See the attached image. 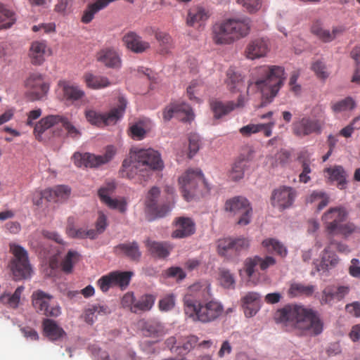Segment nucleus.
<instances>
[{
  "instance_id": "1",
  "label": "nucleus",
  "mask_w": 360,
  "mask_h": 360,
  "mask_svg": "<svg viewBox=\"0 0 360 360\" xmlns=\"http://www.w3.org/2000/svg\"><path fill=\"white\" fill-rule=\"evenodd\" d=\"M210 297L209 284L195 283L190 286L183 298L186 318L202 323H212L219 319L224 314V305Z\"/></svg>"
},
{
  "instance_id": "49",
  "label": "nucleus",
  "mask_w": 360,
  "mask_h": 360,
  "mask_svg": "<svg viewBox=\"0 0 360 360\" xmlns=\"http://www.w3.org/2000/svg\"><path fill=\"white\" fill-rule=\"evenodd\" d=\"M355 101L351 97H347L341 101L331 104V108L335 113H340L349 111L355 108Z\"/></svg>"
},
{
  "instance_id": "24",
  "label": "nucleus",
  "mask_w": 360,
  "mask_h": 360,
  "mask_svg": "<svg viewBox=\"0 0 360 360\" xmlns=\"http://www.w3.org/2000/svg\"><path fill=\"white\" fill-rule=\"evenodd\" d=\"M252 159V152L249 151L248 154L245 155H240L238 159L232 165L229 172V177L234 181H237L244 176L245 171L249 167L250 162Z\"/></svg>"
},
{
  "instance_id": "44",
  "label": "nucleus",
  "mask_w": 360,
  "mask_h": 360,
  "mask_svg": "<svg viewBox=\"0 0 360 360\" xmlns=\"http://www.w3.org/2000/svg\"><path fill=\"white\" fill-rule=\"evenodd\" d=\"M208 18V14L201 7H195L189 10L186 22L189 26H193L195 23L203 22Z\"/></svg>"
},
{
  "instance_id": "5",
  "label": "nucleus",
  "mask_w": 360,
  "mask_h": 360,
  "mask_svg": "<svg viewBox=\"0 0 360 360\" xmlns=\"http://www.w3.org/2000/svg\"><path fill=\"white\" fill-rule=\"evenodd\" d=\"M262 76L254 82L258 90H279L283 86L285 77L284 68L281 66L272 65L260 68L258 70Z\"/></svg>"
},
{
  "instance_id": "46",
  "label": "nucleus",
  "mask_w": 360,
  "mask_h": 360,
  "mask_svg": "<svg viewBox=\"0 0 360 360\" xmlns=\"http://www.w3.org/2000/svg\"><path fill=\"white\" fill-rule=\"evenodd\" d=\"M218 280L220 284L225 288L233 289L236 285L234 275L226 268H219Z\"/></svg>"
},
{
  "instance_id": "56",
  "label": "nucleus",
  "mask_w": 360,
  "mask_h": 360,
  "mask_svg": "<svg viewBox=\"0 0 360 360\" xmlns=\"http://www.w3.org/2000/svg\"><path fill=\"white\" fill-rule=\"evenodd\" d=\"M311 69L316 75L320 79H324L329 75L326 66L321 60L314 62L311 65Z\"/></svg>"
},
{
  "instance_id": "20",
  "label": "nucleus",
  "mask_w": 360,
  "mask_h": 360,
  "mask_svg": "<svg viewBox=\"0 0 360 360\" xmlns=\"http://www.w3.org/2000/svg\"><path fill=\"white\" fill-rule=\"evenodd\" d=\"M160 191L158 187H153L148 193L146 200V212L152 217L148 219L151 221L158 217H165L170 210L169 206L164 205L158 206V198Z\"/></svg>"
},
{
  "instance_id": "8",
  "label": "nucleus",
  "mask_w": 360,
  "mask_h": 360,
  "mask_svg": "<svg viewBox=\"0 0 360 360\" xmlns=\"http://www.w3.org/2000/svg\"><path fill=\"white\" fill-rule=\"evenodd\" d=\"M60 124L63 127L69 136L72 138H77L80 134L79 130L73 126L66 117L56 115L46 116L35 124L34 133L37 139H39L41 134L46 129L55 125Z\"/></svg>"
},
{
  "instance_id": "10",
  "label": "nucleus",
  "mask_w": 360,
  "mask_h": 360,
  "mask_svg": "<svg viewBox=\"0 0 360 360\" xmlns=\"http://www.w3.org/2000/svg\"><path fill=\"white\" fill-rule=\"evenodd\" d=\"M115 154V147L108 146L103 155H96L89 153H85L84 154L75 153L73 155V160L77 167L84 166L85 167L92 168L108 163L112 159Z\"/></svg>"
},
{
  "instance_id": "59",
  "label": "nucleus",
  "mask_w": 360,
  "mask_h": 360,
  "mask_svg": "<svg viewBox=\"0 0 360 360\" xmlns=\"http://www.w3.org/2000/svg\"><path fill=\"white\" fill-rule=\"evenodd\" d=\"M260 131V124H248L239 129L240 134L244 137H250L251 135Z\"/></svg>"
},
{
  "instance_id": "37",
  "label": "nucleus",
  "mask_w": 360,
  "mask_h": 360,
  "mask_svg": "<svg viewBox=\"0 0 360 360\" xmlns=\"http://www.w3.org/2000/svg\"><path fill=\"white\" fill-rule=\"evenodd\" d=\"M16 22L14 11L8 9L5 5L0 4V30L11 28Z\"/></svg>"
},
{
  "instance_id": "64",
  "label": "nucleus",
  "mask_w": 360,
  "mask_h": 360,
  "mask_svg": "<svg viewBox=\"0 0 360 360\" xmlns=\"http://www.w3.org/2000/svg\"><path fill=\"white\" fill-rule=\"evenodd\" d=\"M261 296L254 292L246 294L243 298V305H257L259 306Z\"/></svg>"
},
{
  "instance_id": "17",
  "label": "nucleus",
  "mask_w": 360,
  "mask_h": 360,
  "mask_svg": "<svg viewBox=\"0 0 360 360\" xmlns=\"http://www.w3.org/2000/svg\"><path fill=\"white\" fill-rule=\"evenodd\" d=\"M249 245V240L244 238H225L219 240L218 252L221 256L232 257L238 255L242 250H247Z\"/></svg>"
},
{
  "instance_id": "63",
  "label": "nucleus",
  "mask_w": 360,
  "mask_h": 360,
  "mask_svg": "<svg viewBox=\"0 0 360 360\" xmlns=\"http://www.w3.org/2000/svg\"><path fill=\"white\" fill-rule=\"evenodd\" d=\"M302 171L299 175V179L301 183L307 184L311 179L309 174L311 172L309 161L304 160L302 164Z\"/></svg>"
},
{
  "instance_id": "55",
  "label": "nucleus",
  "mask_w": 360,
  "mask_h": 360,
  "mask_svg": "<svg viewBox=\"0 0 360 360\" xmlns=\"http://www.w3.org/2000/svg\"><path fill=\"white\" fill-rule=\"evenodd\" d=\"M188 158H193L199 150L200 148V137L196 134H191L188 137Z\"/></svg>"
},
{
  "instance_id": "11",
  "label": "nucleus",
  "mask_w": 360,
  "mask_h": 360,
  "mask_svg": "<svg viewBox=\"0 0 360 360\" xmlns=\"http://www.w3.org/2000/svg\"><path fill=\"white\" fill-rule=\"evenodd\" d=\"M224 209L239 217V225L245 226L250 222L252 209L246 198L238 196L229 199L225 202Z\"/></svg>"
},
{
  "instance_id": "19",
  "label": "nucleus",
  "mask_w": 360,
  "mask_h": 360,
  "mask_svg": "<svg viewBox=\"0 0 360 360\" xmlns=\"http://www.w3.org/2000/svg\"><path fill=\"white\" fill-rule=\"evenodd\" d=\"M165 122H169L172 117H177L184 122L193 120L194 115L191 107L185 103H172L165 107L162 112Z\"/></svg>"
},
{
  "instance_id": "34",
  "label": "nucleus",
  "mask_w": 360,
  "mask_h": 360,
  "mask_svg": "<svg viewBox=\"0 0 360 360\" xmlns=\"http://www.w3.org/2000/svg\"><path fill=\"white\" fill-rule=\"evenodd\" d=\"M145 245L152 255L160 258L167 257L171 250L167 243L157 242L150 239H147L145 241Z\"/></svg>"
},
{
  "instance_id": "22",
  "label": "nucleus",
  "mask_w": 360,
  "mask_h": 360,
  "mask_svg": "<svg viewBox=\"0 0 360 360\" xmlns=\"http://www.w3.org/2000/svg\"><path fill=\"white\" fill-rule=\"evenodd\" d=\"M349 288L345 285L327 286L322 291L321 303L332 304L334 302L340 301L349 292Z\"/></svg>"
},
{
  "instance_id": "61",
  "label": "nucleus",
  "mask_w": 360,
  "mask_h": 360,
  "mask_svg": "<svg viewBox=\"0 0 360 360\" xmlns=\"http://www.w3.org/2000/svg\"><path fill=\"white\" fill-rule=\"evenodd\" d=\"M237 2L242 4L250 13L255 12L261 6V0H237Z\"/></svg>"
},
{
  "instance_id": "54",
  "label": "nucleus",
  "mask_w": 360,
  "mask_h": 360,
  "mask_svg": "<svg viewBox=\"0 0 360 360\" xmlns=\"http://www.w3.org/2000/svg\"><path fill=\"white\" fill-rule=\"evenodd\" d=\"M359 231L360 229L354 223L347 222L343 224H340L338 226V230L335 234L340 233L345 237H347L354 233L359 232Z\"/></svg>"
},
{
  "instance_id": "14",
  "label": "nucleus",
  "mask_w": 360,
  "mask_h": 360,
  "mask_svg": "<svg viewBox=\"0 0 360 360\" xmlns=\"http://www.w3.org/2000/svg\"><path fill=\"white\" fill-rule=\"evenodd\" d=\"M52 296L38 290L32 295V302L38 313L46 316H58L60 314V308L58 305H51Z\"/></svg>"
},
{
  "instance_id": "13",
  "label": "nucleus",
  "mask_w": 360,
  "mask_h": 360,
  "mask_svg": "<svg viewBox=\"0 0 360 360\" xmlns=\"http://www.w3.org/2000/svg\"><path fill=\"white\" fill-rule=\"evenodd\" d=\"M132 273L130 271H112L101 276L97 281V285L103 292H106L110 288L119 286L122 288L128 286Z\"/></svg>"
},
{
  "instance_id": "6",
  "label": "nucleus",
  "mask_w": 360,
  "mask_h": 360,
  "mask_svg": "<svg viewBox=\"0 0 360 360\" xmlns=\"http://www.w3.org/2000/svg\"><path fill=\"white\" fill-rule=\"evenodd\" d=\"M127 106V101L121 97L119 98V104L108 112L101 113L92 109L85 110V117L92 125L98 127H104L110 124H115L123 115Z\"/></svg>"
},
{
  "instance_id": "33",
  "label": "nucleus",
  "mask_w": 360,
  "mask_h": 360,
  "mask_svg": "<svg viewBox=\"0 0 360 360\" xmlns=\"http://www.w3.org/2000/svg\"><path fill=\"white\" fill-rule=\"evenodd\" d=\"M25 88L35 90H49L50 84L45 77L39 72L30 73L24 82Z\"/></svg>"
},
{
  "instance_id": "39",
  "label": "nucleus",
  "mask_w": 360,
  "mask_h": 360,
  "mask_svg": "<svg viewBox=\"0 0 360 360\" xmlns=\"http://www.w3.org/2000/svg\"><path fill=\"white\" fill-rule=\"evenodd\" d=\"M155 297L153 295L146 294L138 300H136L135 306L132 307V312L137 314L140 311H150L154 305Z\"/></svg>"
},
{
  "instance_id": "25",
  "label": "nucleus",
  "mask_w": 360,
  "mask_h": 360,
  "mask_svg": "<svg viewBox=\"0 0 360 360\" xmlns=\"http://www.w3.org/2000/svg\"><path fill=\"white\" fill-rule=\"evenodd\" d=\"M174 224L176 229L172 233L174 238H186L195 232V223L189 217H178L175 219Z\"/></svg>"
},
{
  "instance_id": "62",
  "label": "nucleus",
  "mask_w": 360,
  "mask_h": 360,
  "mask_svg": "<svg viewBox=\"0 0 360 360\" xmlns=\"http://www.w3.org/2000/svg\"><path fill=\"white\" fill-rule=\"evenodd\" d=\"M360 119V117H354L352 121L346 127L342 128L339 131V135L341 136H343L345 138H350L354 131L356 129H358V127H356L354 124L357 121H359Z\"/></svg>"
},
{
  "instance_id": "32",
  "label": "nucleus",
  "mask_w": 360,
  "mask_h": 360,
  "mask_svg": "<svg viewBox=\"0 0 360 360\" xmlns=\"http://www.w3.org/2000/svg\"><path fill=\"white\" fill-rule=\"evenodd\" d=\"M115 251L124 255L132 261L139 262L141 257V252L136 241L125 242L115 247Z\"/></svg>"
},
{
  "instance_id": "50",
  "label": "nucleus",
  "mask_w": 360,
  "mask_h": 360,
  "mask_svg": "<svg viewBox=\"0 0 360 360\" xmlns=\"http://www.w3.org/2000/svg\"><path fill=\"white\" fill-rule=\"evenodd\" d=\"M155 36L162 47L160 51L162 54L167 53L173 48V40L168 33L158 31Z\"/></svg>"
},
{
  "instance_id": "60",
  "label": "nucleus",
  "mask_w": 360,
  "mask_h": 360,
  "mask_svg": "<svg viewBox=\"0 0 360 360\" xmlns=\"http://www.w3.org/2000/svg\"><path fill=\"white\" fill-rule=\"evenodd\" d=\"M55 188V195H56L57 200H65L68 198L70 195L71 190L68 186L58 185Z\"/></svg>"
},
{
  "instance_id": "35",
  "label": "nucleus",
  "mask_w": 360,
  "mask_h": 360,
  "mask_svg": "<svg viewBox=\"0 0 360 360\" xmlns=\"http://www.w3.org/2000/svg\"><path fill=\"white\" fill-rule=\"evenodd\" d=\"M263 248L268 252H275L281 257H285L288 255L286 247L278 240L274 238H268L262 240L261 243Z\"/></svg>"
},
{
  "instance_id": "43",
  "label": "nucleus",
  "mask_w": 360,
  "mask_h": 360,
  "mask_svg": "<svg viewBox=\"0 0 360 360\" xmlns=\"http://www.w3.org/2000/svg\"><path fill=\"white\" fill-rule=\"evenodd\" d=\"M311 31L322 41L328 42L335 37L336 33L338 30L337 28H334L333 32H330L328 30H324L319 22H316L312 25Z\"/></svg>"
},
{
  "instance_id": "18",
  "label": "nucleus",
  "mask_w": 360,
  "mask_h": 360,
  "mask_svg": "<svg viewBox=\"0 0 360 360\" xmlns=\"http://www.w3.org/2000/svg\"><path fill=\"white\" fill-rule=\"evenodd\" d=\"M116 188L115 181H107L105 184L101 186L98 191V196L102 202L106 204L112 209H117L120 212L124 213L127 210V202L124 199L117 200L112 199L110 197Z\"/></svg>"
},
{
  "instance_id": "40",
  "label": "nucleus",
  "mask_w": 360,
  "mask_h": 360,
  "mask_svg": "<svg viewBox=\"0 0 360 360\" xmlns=\"http://www.w3.org/2000/svg\"><path fill=\"white\" fill-rule=\"evenodd\" d=\"M338 262L337 255L330 250V247L324 249L320 265L317 267V271H325L330 267L335 266Z\"/></svg>"
},
{
  "instance_id": "26",
  "label": "nucleus",
  "mask_w": 360,
  "mask_h": 360,
  "mask_svg": "<svg viewBox=\"0 0 360 360\" xmlns=\"http://www.w3.org/2000/svg\"><path fill=\"white\" fill-rule=\"evenodd\" d=\"M49 51L45 41H34L31 44L29 50V57L34 65H41Z\"/></svg>"
},
{
  "instance_id": "23",
  "label": "nucleus",
  "mask_w": 360,
  "mask_h": 360,
  "mask_svg": "<svg viewBox=\"0 0 360 360\" xmlns=\"http://www.w3.org/2000/svg\"><path fill=\"white\" fill-rule=\"evenodd\" d=\"M243 100L241 98H238L237 103H234L233 101L222 102L221 101L212 100L210 101V108L214 113V118L220 119L229 114L236 108L243 106Z\"/></svg>"
},
{
  "instance_id": "12",
  "label": "nucleus",
  "mask_w": 360,
  "mask_h": 360,
  "mask_svg": "<svg viewBox=\"0 0 360 360\" xmlns=\"http://www.w3.org/2000/svg\"><path fill=\"white\" fill-rule=\"evenodd\" d=\"M349 212L344 206H337L328 209L321 217L325 228L330 235H335L338 226L345 221Z\"/></svg>"
},
{
  "instance_id": "21",
  "label": "nucleus",
  "mask_w": 360,
  "mask_h": 360,
  "mask_svg": "<svg viewBox=\"0 0 360 360\" xmlns=\"http://www.w3.org/2000/svg\"><path fill=\"white\" fill-rule=\"evenodd\" d=\"M276 263V260L272 256L248 257L245 261V271L246 275L250 278L257 271V267H259L262 271H265L268 268L274 266Z\"/></svg>"
},
{
  "instance_id": "29",
  "label": "nucleus",
  "mask_w": 360,
  "mask_h": 360,
  "mask_svg": "<svg viewBox=\"0 0 360 360\" xmlns=\"http://www.w3.org/2000/svg\"><path fill=\"white\" fill-rule=\"evenodd\" d=\"M42 328L44 335L51 341L59 340L66 335L65 331L53 319H44Z\"/></svg>"
},
{
  "instance_id": "3",
  "label": "nucleus",
  "mask_w": 360,
  "mask_h": 360,
  "mask_svg": "<svg viewBox=\"0 0 360 360\" xmlns=\"http://www.w3.org/2000/svg\"><path fill=\"white\" fill-rule=\"evenodd\" d=\"M250 20L248 18L228 19L213 27V41L217 44H229L249 34Z\"/></svg>"
},
{
  "instance_id": "27",
  "label": "nucleus",
  "mask_w": 360,
  "mask_h": 360,
  "mask_svg": "<svg viewBox=\"0 0 360 360\" xmlns=\"http://www.w3.org/2000/svg\"><path fill=\"white\" fill-rule=\"evenodd\" d=\"M269 50V45L266 40L256 39L251 41L247 46L245 55L248 58L254 60L265 56Z\"/></svg>"
},
{
  "instance_id": "15",
  "label": "nucleus",
  "mask_w": 360,
  "mask_h": 360,
  "mask_svg": "<svg viewBox=\"0 0 360 360\" xmlns=\"http://www.w3.org/2000/svg\"><path fill=\"white\" fill-rule=\"evenodd\" d=\"M296 196L297 191L295 188L283 186L273 191L271 202L274 207L283 210L292 205Z\"/></svg>"
},
{
  "instance_id": "47",
  "label": "nucleus",
  "mask_w": 360,
  "mask_h": 360,
  "mask_svg": "<svg viewBox=\"0 0 360 360\" xmlns=\"http://www.w3.org/2000/svg\"><path fill=\"white\" fill-rule=\"evenodd\" d=\"M226 76V83L231 90L240 89L243 86V77L234 69L229 68L227 70Z\"/></svg>"
},
{
  "instance_id": "57",
  "label": "nucleus",
  "mask_w": 360,
  "mask_h": 360,
  "mask_svg": "<svg viewBox=\"0 0 360 360\" xmlns=\"http://www.w3.org/2000/svg\"><path fill=\"white\" fill-rule=\"evenodd\" d=\"M129 135L133 139L142 140L146 134V131L141 123H135L129 128Z\"/></svg>"
},
{
  "instance_id": "16",
  "label": "nucleus",
  "mask_w": 360,
  "mask_h": 360,
  "mask_svg": "<svg viewBox=\"0 0 360 360\" xmlns=\"http://www.w3.org/2000/svg\"><path fill=\"white\" fill-rule=\"evenodd\" d=\"M292 132L299 137L311 134H320L323 129V123L319 120L304 117L292 124Z\"/></svg>"
},
{
  "instance_id": "2",
  "label": "nucleus",
  "mask_w": 360,
  "mask_h": 360,
  "mask_svg": "<svg viewBox=\"0 0 360 360\" xmlns=\"http://www.w3.org/2000/svg\"><path fill=\"white\" fill-rule=\"evenodd\" d=\"M276 322L296 331L300 336H316L323 330V323L311 308L300 304H287L275 313Z\"/></svg>"
},
{
  "instance_id": "53",
  "label": "nucleus",
  "mask_w": 360,
  "mask_h": 360,
  "mask_svg": "<svg viewBox=\"0 0 360 360\" xmlns=\"http://www.w3.org/2000/svg\"><path fill=\"white\" fill-rule=\"evenodd\" d=\"M97 234L95 230H87L84 228H76V229L70 236L72 238L84 239L90 238L94 239L96 237Z\"/></svg>"
},
{
  "instance_id": "42",
  "label": "nucleus",
  "mask_w": 360,
  "mask_h": 360,
  "mask_svg": "<svg viewBox=\"0 0 360 360\" xmlns=\"http://www.w3.org/2000/svg\"><path fill=\"white\" fill-rule=\"evenodd\" d=\"M84 82L89 88L101 89L109 86L110 82L107 77L86 73L84 76Z\"/></svg>"
},
{
  "instance_id": "38",
  "label": "nucleus",
  "mask_w": 360,
  "mask_h": 360,
  "mask_svg": "<svg viewBox=\"0 0 360 360\" xmlns=\"http://www.w3.org/2000/svg\"><path fill=\"white\" fill-rule=\"evenodd\" d=\"M315 286L313 285H304L302 283H293L290 285L288 293L290 297H295L299 296H311L315 291Z\"/></svg>"
},
{
  "instance_id": "45",
  "label": "nucleus",
  "mask_w": 360,
  "mask_h": 360,
  "mask_svg": "<svg viewBox=\"0 0 360 360\" xmlns=\"http://www.w3.org/2000/svg\"><path fill=\"white\" fill-rule=\"evenodd\" d=\"M24 290L23 286L16 288L13 294L4 293L1 295L0 300L4 304H7L10 307L15 309L18 307L21 295Z\"/></svg>"
},
{
  "instance_id": "58",
  "label": "nucleus",
  "mask_w": 360,
  "mask_h": 360,
  "mask_svg": "<svg viewBox=\"0 0 360 360\" xmlns=\"http://www.w3.org/2000/svg\"><path fill=\"white\" fill-rule=\"evenodd\" d=\"M175 305V300L173 295H167L159 301L158 307L161 311L172 310Z\"/></svg>"
},
{
  "instance_id": "31",
  "label": "nucleus",
  "mask_w": 360,
  "mask_h": 360,
  "mask_svg": "<svg viewBox=\"0 0 360 360\" xmlns=\"http://www.w3.org/2000/svg\"><path fill=\"white\" fill-rule=\"evenodd\" d=\"M141 329L143 335L148 337L159 338L166 334L163 324L155 319L141 321Z\"/></svg>"
},
{
  "instance_id": "51",
  "label": "nucleus",
  "mask_w": 360,
  "mask_h": 360,
  "mask_svg": "<svg viewBox=\"0 0 360 360\" xmlns=\"http://www.w3.org/2000/svg\"><path fill=\"white\" fill-rule=\"evenodd\" d=\"M131 72L138 77L146 78L151 84L158 83V74L149 68L139 67L137 69L131 70Z\"/></svg>"
},
{
  "instance_id": "52",
  "label": "nucleus",
  "mask_w": 360,
  "mask_h": 360,
  "mask_svg": "<svg viewBox=\"0 0 360 360\" xmlns=\"http://www.w3.org/2000/svg\"><path fill=\"white\" fill-rule=\"evenodd\" d=\"M84 96V91H64L63 99L68 105L72 104L79 105L86 103L83 100Z\"/></svg>"
},
{
  "instance_id": "7",
  "label": "nucleus",
  "mask_w": 360,
  "mask_h": 360,
  "mask_svg": "<svg viewBox=\"0 0 360 360\" xmlns=\"http://www.w3.org/2000/svg\"><path fill=\"white\" fill-rule=\"evenodd\" d=\"M11 250L14 255L11 264L14 278L21 280L28 278L31 274V267L27 251L18 245H11Z\"/></svg>"
},
{
  "instance_id": "28",
  "label": "nucleus",
  "mask_w": 360,
  "mask_h": 360,
  "mask_svg": "<svg viewBox=\"0 0 360 360\" xmlns=\"http://www.w3.org/2000/svg\"><path fill=\"white\" fill-rule=\"evenodd\" d=\"M122 41L127 49L136 53H143L150 48V44L143 41L141 37L134 32L125 34Z\"/></svg>"
},
{
  "instance_id": "48",
  "label": "nucleus",
  "mask_w": 360,
  "mask_h": 360,
  "mask_svg": "<svg viewBox=\"0 0 360 360\" xmlns=\"http://www.w3.org/2000/svg\"><path fill=\"white\" fill-rule=\"evenodd\" d=\"M79 259V254L77 251L69 250L60 263L63 271L66 274L72 272L73 266Z\"/></svg>"
},
{
  "instance_id": "9",
  "label": "nucleus",
  "mask_w": 360,
  "mask_h": 360,
  "mask_svg": "<svg viewBox=\"0 0 360 360\" xmlns=\"http://www.w3.org/2000/svg\"><path fill=\"white\" fill-rule=\"evenodd\" d=\"M179 184L184 199L189 201L196 194L198 186L205 182L200 170L188 169L179 178Z\"/></svg>"
},
{
  "instance_id": "30",
  "label": "nucleus",
  "mask_w": 360,
  "mask_h": 360,
  "mask_svg": "<svg viewBox=\"0 0 360 360\" xmlns=\"http://www.w3.org/2000/svg\"><path fill=\"white\" fill-rule=\"evenodd\" d=\"M97 60L110 68L117 69L122 65L119 54L112 49L101 50L97 54Z\"/></svg>"
},
{
  "instance_id": "36",
  "label": "nucleus",
  "mask_w": 360,
  "mask_h": 360,
  "mask_svg": "<svg viewBox=\"0 0 360 360\" xmlns=\"http://www.w3.org/2000/svg\"><path fill=\"white\" fill-rule=\"evenodd\" d=\"M325 172L329 175V179L331 181L338 182V187L340 189H344L345 188L347 175L342 166L338 165L333 167L326 168Z\"/></svg>"
},
{
  "instance_id": "41",
  "label": "nucleus",
  "mask_w": 360,
  "mask_h": 360,
  "mask_svg": "<svg viewBox=\"0 0 360 360\" xmlns=\"http://www.w3.org/2000/svg\"><path fill=\"white\" fill-rule=\"evenodd\" d=\"M307 202L309 203H317V210L321 211L328 205L330 198L326 193L322 191H314L307 197Z\"/></svg>"
},
{
  "instance_id": "4",
  "label": "nucleus",
  "mask_w": 360,
  "mask_h": 360,
  "mask_svg": "<svg viewBox=\"0 0 360 360\" xmlns=\"http://www.w3.org/2000/svg\"><path fill=\"white\" fill-rule=\"evenodd\" d=\"M130 154L131 168L139 172L160 171L164 167L160 153L152 148H135Z\"/></svg>"
}]
</instances>
